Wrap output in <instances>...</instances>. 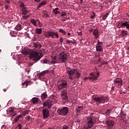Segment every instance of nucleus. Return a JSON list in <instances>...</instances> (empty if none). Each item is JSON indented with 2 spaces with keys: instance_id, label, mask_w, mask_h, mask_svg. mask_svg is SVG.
<instances>
[{
  "instance_id": "nucleus-61",
  "label": "nucleus",
  "mask_w": 129,
  "mask_h": 129,
  "mask_svg": "<svg viewBox=\"0 0 129 129\" xmlns=\"http://www.w3.org/2000/svg\"><path fill=\"white\" fill-rule=\"evenodd\" d=\"M80 1H81L80 2L81 4H82V2H83V0H80Z\"/></svg>"
},
{
  "instance_id": "nucleus-17",
  "label": "nucleus",
  "mask_w": 129,
  "mask_h": 129,
  "mask_svg": "<svg viewBox=\"0 0 129 129\" xmlns=\"http://www.w3.org/2000/svg\"><path fill=\"white\" fill-rule=\"evenodd\" d=\"M46 4H47V2L46 1H43L41 3H40L39 4L37 7V9L39 10V9H40V8H41L42 7V6H45V5H46Z\"/></svg>"
},
{
  "instance_id": "nucleus-29",
  "label": "nucleus",
  "mask_w": 129,
  "mask_h": 129,
  "mask_svg": "<svg viewBox=\"0 0 129 129\" xmlns=\"http://www.w3.org/2000/svg\"><path fill=\"white\" fill-rule=\"evenodd\" d=\"M36 33H37V34H42V29L41 28H37L35 30Z\"/></svg>"
},
{
  "instance_id": "nucleus-59",
  "label": "nucleus",
  "mask_w": 129,
  "mask_h": 129,
  "mask_svg": "<svg viewBox=\"0 0 129 129\" xmlns=\"http://www.w3.org/2000/svg\"><path fill=\"white\" fill-rule=\"evenodd\" d=\"M70 35H71V33H68V36H70Z\"/></svg>"
},
{
  "instance_id": "nucleus-50",
  "label": "nucleus",
  "mask_w": 129,
  "mask_h": 129,
  "mask_svg": "<svg viewBox=\"0 0 129 129\" xmlns=\"http://www.w3.org/2000/svg\"><path fill=\"white\" fill-rule=\"evenodd\" d=\"M97 51H100L102 52L103 51V49H97Z\"/></svg>"
},
{
  "instance_id": "nucleus-32",
  "label": "nucleus",
  "mask_w": 129,
  "mask_h": 129,
  "mask_svg": "<svg viewBox=\"0 0 129 129\" xmlns=\"http://www.w3.org/2000/svg\"><path fill=\"white\" fill-rule=\"evenodd\" d=\"M59 32H60V33H61L64 36H65V35L67 34V33L62 29H60Z\"/></svg>"
},
{
  "instance_id": "nucleus-30",
  "label": "nucleus",
  "mask_w": 129,
  "mask_h": 129,
  "mask_svg": "<svg viewBox=\"0 0 129 129\" xmlns=\"http://www.w3.org/2000/svg\"><path fill=\"white\" fill-rule=\"evenodd\" d=\"M30 83L31 82L30 81H26L22 84V85L25 86V85H26V87H27V86L29 85V84H30Z\"/></svg>"
},
{
  "instance_id": "nucleus-19",
  "label": "nucleus",
  "mask_w": 129,
  "mask_h": 129,
  "mask_svg": "<svg viewBox=\"0 0 129 129\" xmlns=\"http://www.w3.org/2000/svg\"><path fill=\"white\" fill-rule=\"evenodd\" d=\"M14 109L12 107L9 108V109L7 110L8 114H12L13 113H14Z\"/></svg>"
},
{
  "instance_id": "nucleus-63",
  "label": "nucleus",
  "mask_w": 129,
  "mask_h": 129,
  "mask_svg": "<svg viewBox=\"0 0 129 129\" xmlns=\"http://www.w3.org/2000/svg\"><path fill=\"white\" fill-rule=\"evenodd\" d=\"M128 88H129V85H128Z\"/></svg>"
},
{
  "instance_id": "nucleus-49",
  "label": "nucleus",
  "mask_w": 129,
  "mask_h": 129,
  "mask_svg": "<svg viewBox=\"0 0 129 129\" xmlns=\"http://www.w3.org/2000/svg\"><path fill=\"white\" fill-rule=\"evenodd\" d=\"M23 115H24V114H20V115H18L17 116L19 117V118H22Z\"/></svg>"
},
{
  "instance_id": "nucleus-62",
  "label": "nucleus",
  "mask_w": 129,
  "mask_h": 129,
  "mask_svg": "<svg viewBox=\"0 0 129 129\" xmlns=\"http://www.w3.org/2000/svg\"><path fill=\"white\" fill-rule=\"evenodd\" d=\"M30 118V117H29V118L28 119H29Z\"/></svg>"
},
{
  "instance_id": "nucleus-64",
  "label": "nucleus",
  "mask_w": 129,
  "mask_h": 129,
  "mask_svg": "<svg viewBox=\"0 0 129 129\" xmlns=\"http://www.w3.org/2000/svg\"><path fill=\"white\" fill-rule=\"evenodd\" d=\"M124 94H125V92H124Z\"/></svg>"
},
{
  "instance_id": "nucleus-33",
  "label": "nucleus",
  "mask_w": 129,
  "mask_h": 129,
  "mask_svg": "<svg viewBox=\"0 0 129 129\" xmlns=\"http://www.w3.org/2000/svg\"><path fill=\"white\" fill-rule=\"evenodd\" d=\"M47 72H48V71L42 72L40 74L39 76H40V77L44 76V75H45V74H46V73H47Z\"/></svg>"
},
{
  "instance_id": "nucleus-43",
  "label": "nucleus",
  "mask_w": 129,
  "mask_h": 129,
  "mask_svg": "<svg viewBox=\"0 0 129 129\" xmlns=\"http://www.w3.org/2000/svg\"><path fill=\"white\" fill-rule=\"evenodd\" d=\"M20 118L17 116L16 118L14 119L15 122H17Z\"/></svg>"
},
{
  "instance_id": "nucleus-2",
  "label": "nucleus",
  "mask_w": 129,
  "mask_h": 129,
  "mask_svg": "<svg viewBox=\"0 0 129 129\" xmlns=\"http://www.w3.org/2000/svg\"><path fill=\"white\" fill-rule=\"evenodd\" d=\"M69 57V54L66 53L64 52L59 53V57L57 58V57L54 55L52 57V60L51 62L53 64L55 63H65L68 60L67 58Z\"/></svg>"
},
{
  "instance_id": "nucleus-7",
  "label": "nucleus",
  "mask_w": 129,
  "mask_h": 129,
  "mask_svg": "<svg viewBox=\"0 0 129 129\" xmlns=\"http://www.w3.org/2000/svg\"><path fill=\"white\" fill-rule=\"evenodd\" d=\"M90 77L88 78L85 77L84 78V80H88V79H89V80L91 81L92 82L96 81L97 79L98 78V77L100 76V74L99 72H94L93 73L90 74Z\"/></svg>"
},
{
  "instance_id": "nucleus-34",
  "label": "nucleus",
  "mask_w": 129,
  "mask_h": 129,
  "mask_svg": "<svg viewBox=\"0 0 129 129\" xmlns=\"http://www.w3.org/2000/svg\"><path fill=\"white\" fill-rule=\"evenodd\" d=\"M19 5L21 8H25V4L23 2H19Z\"/></svg>"
},
{
  "instance_id": "nucleus-9",
  "label": "nucleus",
  "mask_w": 129,
  "mask_h": 129,
  "mask_svg": "<svg viewBox=\"0 0 129 129\" xmlns=\"http://www.w3.org/2000/svg\"><path fill=\"white\" fill-rule=\"evenodd\" d=\"M67 85H68L67 82L66 81H62V82H60L57 85V89L59 91H60L63 89L67 88Z\"/></svg>"
},
{
  "instance_id": "nucleus-28",
  "label": "nucleus",
  "mask_w": 129,
  "mask_h": 129,
  "mask_svg": "<svg viewBox=\"0 0 129 129\" xmlns=\"http://www.w3.org/2000/svg\"><path fill=\"white\" fill-rule=\"evenodd\" d=\"M127 34H128L127 31H125V30H122L121 33V35L123 37H124V36H126V35H127Z\"/></svg>"
},
{
  "instance_id": "nucleus-31",
  "label": "nucleus",
  "mask_w": 129,
  "mask_h": 129,
  "mask_svg": "<svg viewBox=\"0 0 129 129\" xmlns=\"http://www.w3.org/2000/svg\"><path fill=\"white\" fill-rule=\"evenodd\" d=\"M34 47H35V48H41V47H42V45L39 43H34Z\"/></svg>"
},
{
  "instance_id": "nucleus-57",
  "label": "nucleus",
  "mask_w": 129,
  "mask_h": 129,
  "mask_svg": "<svg viewBox=\"0 0 129 129\" xmlns=\"http://www.w3.org/2000/svg\"><path fill=\"white\" fill-rule=\"evenodd\" d=\"M114 86H112L111 90H114Z\"/></svg>"
},
{
  "instance_id": "nucleus-24",
  "label": "nucleus",
  "mask_w": 129,
  "mask_h": 129,
  "mask_svg": "<svg viewBox=\"0 0 129 129\" xmlns=\"http://www.w3.org/2000/svg\"><path fill=\"white\" fill-rule=\"evenodd\" d=\"M102 43H103L102 42H101L99 41V40H98V42L96 46V49H98V48L100 49V47H101V45H102Z\"/></svg>"
},
{
  "instance_id": "nucleus-8",
  "label": "nucleus",
  "mask_w": 129,
  "mask_h": 129,
  "mask_svg": "<svg viewBox=\"0 0 129 129\" xmlns=\"http://www.w3.org/2000/svg\"><path fill=\"white\" fill-rule=\"evenodd\" d=\"M44 36L46 38H50L51 37V38H59V34H58V32H54L52 31H47L45 32L44 33Z\"/></svg>"
},
{
  "instance_id": "nucleus-12",
  "label": "nucleus",
  "mask_w": 129,
  "mask_h": 129,
  "mask_svg": "<svg viewBox=\"0 0 129 129\" xmlns=\"http://www.w3.org/2000/svg\"><path fill=\"white\" fill-rule=\"evenodd\" d=\"M61 96L64 100H66L68 99V97H67V90L66 89H63L62 91Z\"/></svg>"
},
{
  "instance_id": "nucleus-39",
  "label": "nucleus",
  "mask_w": 129,
  "mask_h": 129,
  "mask_svg": "<svg viewBox=\"0 0 129 129\" xmlns=\"http://www.w3.org/2000/svg\"><path fill=\"white\" fill-rule=\"evenodd\" d=\"M29 113V111L28 110L25 111L23 112V116L25 117L26 115L28 114Z\"/></svg>"
},
{
  "instance_id": "nucleus-38",
  "label": "nucleus",
  "mask_w": 129,
  "mask_h": 129,
  "mask_svg": "<svg viewBox=\"0 0 129 129\" xmlns=\"http://www.w3.org/2000/svg\"><path fill=\"white\" fill-rule=\"evenodd\" d=\"M31 22L34 25V26H36V24H37V22L36 21V20H35V19H32L31 20Z\"/></svg>"
},
{
  "instance_id": "nucleus-54",
  "label": "nucleus",
  "mask_w": 129,
  "mask_h": 129,
  "mask_svg": "<svg viewBox=\"0 0 129 129\" xmlns=\"http://www.w3.org/2000/svg\"><path fill=\"white\" fill-rule=\"evenodd\" d=\"M34 2H35L36 3H40V2H41V0H34Z\"/></svg>"
},
{
  "instance_id": "nucleus-46",
  "label": "nucleus",
  "mask_w": 129,
  "mask_h": 129,
  "mask_svg": "<svg viewBox=\"0 0 129 129\" xmlns=\"http://www.w3.org/2000/svg\"><path fill=\"white\" fill-rule=\"evenodd\" d=\"M10 115H11V116L12 117H14L16 115H17V113H15L14 112L13 113H12V114H10Z\"/></svg>"
},
{
  "instance_id": "nucleus-52",
  "label": "nucleus",
  "mask_w": 129,
  "mask_h": 129,
  "mask_svg": "<svg viewBox=\"0 0 129 129\" xmlns=\"http://www.w3.org/2000/svg\"><path fill=\"white\" fill-rule=\"evenodd\" d=\"M59 41L60 43H62V42H63V38L62 37H60Z\"/></svg>"
},
{
  "instance_id": "nucleus-35",
  "label": "nucleus",
  "mask_w": 129,
  "mask_h": 129,
  "mask_svg": "<svg viewBox=\"0 0 129 129\" xmlns=\"http://www.w3.org/2000/svg\"><path fill=\"white\" fill-rule=\"evenodd\" d=\"M61 17L63 19H67V15H66V13L63 12L61 14Z\"/></svg>"
},
{
  "instance_id": "nucleus-51",
  "label": "nucleus",
  "mask_w": 129,
  "mask_h": 129,
  "mask_svg": "<svg viewBox=\"0 0 129 129\" xmlns=\"http://www.w3.org/2000/svg\"><path fill=\"white\" fill-rule=\"evenodd\" d=\"M5 8L6 10H8V9H9V5H6Z\"/></svg>"
},
{
  "instance_id": "nucleus-21",
  "label": "nucleus",
  "mask_w": 129,
  "mask_h": 129,
  "mask_svg": "<svg viewBox=\"0 0 129 129\" xmlns=\"http://www.w3.org/2000/svg\"><path fill=\"white\" fill-rule=\"evenodd\" d=\"M66 42L68 44H70L71 43H72V44H76V41H75V40H74V39H72V40L67 39Z\"/></svg>"
},
{
  "instance_id": "nucleus-60",
  "label": "nucleus",
  "mask_w": 129,
  "mask_h": 129,
  "mask_svg": "<svg viewBox=\"0 0 129 129\" xmlns=\"http://www.w3.org/2000/svg\"><path fill=\"white\" fill-rule=\"evenodd\" d=\"M127 17H129V12L127 13Z\"/></svg>"
},
{
  "instance_id": "nucleus-4",
  "label": "nucleus",
  "mask_w": 129,
  "mask_h": 129,
  "mask_svg": "<svg viewBox=\"0 0 129 129\" xmlns=\"http://www.w3.org/2000/svg\"><path fill=\"white\" fill-rule=\"evenodd\" d=\"M95 124V119L94 117L93 116V114L91 113L90 115V116H89L87 118V123H86L83 129H90L92 127H93V125H94Z\"/></svg>"
},
{
  "instance_id": "nucleus-20",
  "label": "nucleus",
  "mask_w": 129,
  "mask_h": 129,
  "mask_svg": "<svg viewBox=\"0 0 129 129\" xmlns=\"http://www.w3.org/2000/svg\"><path fill=\"white\" fill-rule=\"evenodd\" d=\"M31 101L33 104L37 103L39 102V98L38 97H33L32 98Z\"/></svg>"
},
{
  "instance_id": "nucleus-48",
  "label": "nucleus",
  "mask_w": 129,
  "mask_h": 129,
  "mask_svg": "<svg viewBox=\"0 0 129 129\" xmlns=\"http://www.w3.org/2000/svg\"><path fill=\"white\" fill-rule=\"evenodd\" d=\"M62 129H69V126L65 125L63 127Z\"/></svg>"
},
{
  "instance_id": "nucleus-40",
  "label": "nucleus",
  "mask_w": 129,
  "mask_h": 129,
  "mask_svg": "<svg viewBox=\"0 0 129 129\" xmlns=\"http://www.w3.org/2000/svg\"><path fill=\"white\" fill-rule=\"evenodd\" d=\"M23 20H27L28 18H30V15H27V16H23L22 17Z\"/></svg>"
},
{
  "instance_id": "nucleus-26",
  "label": "nucleus",
  "mask_w": 129,
  "mask_h": 129,
  "mask_svg": "<svg viewBox=\"0 0 129 129\" xmlns=\"http://www.w3.org/2000/svg\"><path fill=\"white\" fill-rule=\"evenodd\" d=\"M22 28V25L21 24H18L15 27V29L16 31H20Z\"/></svg>"
},
{
  "instance_id": "nucleus-13",
  "label": "nucleus",
  "mask_w": 129,
  "mask_h": 129,
  "mask_svg": "<svg viewBox=\"0 0 129 129\" xmlns=\"http://www.w3.org/2000/svg\"><path fill=\"white\" fill-rule=\"evenodd\" d=\"M43 105L44 107H48L50 109L52 106V102L50 100H48L44 102Z\"/></svg>"
},
{
  "instance_id": "nucleus-27",
  "label": "nucleus",
  "mask_w": 129,
  "mask_h": 129,
  "mask_svg": "<svg viewBox=\"0 0 129 129\" xmlns=\"http://www.w3.org/2000/svg\"><path fill=\"white\" fill-rule=\"evenodd\" d=\"M82 110H83L82 106H79L76 108V111L77 113H80Z\"/></svg>"
},
{
  "instance_id": "nucleus-5",
  "label": "nucleus",
  "mask_w": 129,
  "mask_h": 129,
  "mask_svg": "<svg viewBox=\"0 0 129 129\" xmlns=\"http://www.w3.org/2000/svg\"><path fill=\"white\" fill-rule=\"evenodd\" d=\"M93 100L96 102L97 106L99 105V104L104 103L106 102L108 98L107 97H95L93 98Z\"/></svg>"
},
{
  "instance_id": "nucleus-45",
  "label": "nucleus",
  "mask_w": 129,
  "mask_h": 129,
  "mask_svg": "<svg viewBox=\"0 0 129 129\" xmlns=\"http://www.w3.org/2000/svg\"><path fill=\"white\" fill-rule=\"evenodd\" d=\"M25 72L28 73V74H29V72H30V70L29 69H25Z\"/></svg>"
},
{
  "instance_id": "nucleus-44",
  "label": "nucleus",
  "mask_w": 129,
  "mask_h": 129,
  "mask_svg": "<svg viewBox=\"0 0 129 129\" xmlns=\"http://www.w3.org/2000/svg\"><path fill=\"white\" fill-rule=\"evenodd\" d=\"M93 15H91V19H94L95 17V14L94 13V12H93Z\"/></svg>"
},
{
  "instance_id": "nucleus-53",
  "label": "nucleus",
  "mask_w": 129,
  "mask_h": 129,
  "mask_svg": "<svg viewBox=\"0 0 129 129\" xmlns=\"http://www.w3.org/2000/svg\"><path fill=\"white\" fill-rule=\"evenodd\" d=\"M67 20V18H63L61 19V22H65Z\"/></svg>"
},
{
  "instance_id": "nucleus-15",
  "label": "nucleus",
  "mask_w": 129,
  "mask_h": 129,
  "mask_svg": "<svg viewBox=\"0 0 129 129\" xmlns=\"http://www.w3.org/2000/svg\"><path fill=\"white\" fill-rule=\"evenodd\" d=\"M114 84H118V85H122V81L120 78H116L114 80Z\"/></svg>"
},
{
  "instance_id": "nucleus-1",
  "label": "nucleus",
  "mask_w": 129,
  "mask_h": 129,
  "mask_svg": "<svg viewBox=\"0 0 129 129\" xmlns=\"http://www.w3.org/2000/svg\"><path fill=\"white\" fill-rule=\"evenodd\" d=\"M21 53L24 55H29L30 59H33L34 61H38L43 56V54L37 50H32L30 49H24Z\"/></svg>"
},
{
  "instance_id": "nucleus-6",
  "label": "nucleus",
  "mask_w": 129,
  "mask_h": 129,
  "mask_svg": "<svg viewBox=\"0 0 129 129\" xmlns=\"http://www.w3.org/2000/svg\"><path fill=\"white\" fill-rule=\"evenodd\" d=\"M57 112L60 115L66 116L69 112V108L67 107H63L62 108H58Z\"/></svg>"
},
{
  "instance_id": "nucleus-10",
  "label": "nucleus",
  "mask_w": 129,
  "mask_h": 129,
  "mask_svg": "<svg viewBox=\"0 0 129 129\" xmlns=\"http://www.w3.org/2000/svg\"><path fill=\"white\" fill-rule=\"evenodd\" d=\"M115 123L112 120H108L106 121L107 126L109 129H113L114 127V124Z\"/></svg>"
},
{
  "instance_id": "nucleus-3",
  "label": "nucleus",
  "mask_w": 129,
  "mask_h": 129,
  "mask_svg": "<svg viewBox=\"0 0 129 129\" xmlns=\"http://www.w3.org/2000/svg\"><path fill=\"white\" fill-rule=\"evenodd\" d=\"M67 73L69 75V79L70 80H74L75 77L74 76L76 75V77L79 79L81 76V74L79 73L78 70L76 69H71L70 68H68L67 69Z\"/></svg>"
},
{
  "instance_id": "nucleus-36",
  "label": "nucleus",
  "mask_w": 129,
  "mask_h": 129,
  "mask_svg": "<svg viewBox=\"0 0 129 129\" xmlns=\"http://www.w3.org/2000/svg\"><path fill=\"white\" fill-rule=\"evenodd\" d=\"M109 15V13H107L106 14L104 15L102 18V20L104 21L105 20H106V18L107 17H108V15Z\"/></svg>"
},
{
  "instance_id": "nucleus-55",
  "label": "nucleus",
  "mask_w": 129,
  "mask_h": 129,
  "mask_svg": "<svg viewBox=\"0 0 129 129\" xmlns=\"http://www.w3.org/2000/svg\"><path fill=\"white\" fill-rule=\"evenodd\" d=\"M6 2L7 3V4H10V0H6Z\"/></svg>"
},
{
  "instance_id": "nucleus-42",
  "label": "nucleus",
  "mask_w": 129,
  "mask_h": 129,
  "mask_svg": "<svg viewBox=\"0 0 129 129\" xmlns=\"http://www.w3.org/2000/svg\"><path fill=\"white\" fill-rule=\"evenodd\" d=\"M17 127H19V129H22V124H19L18 125H17Z\"/></svg>"
},
{
  "instance_id": "nucleus-56",
  "label": "nucleus",
  "mask_w": 129,
  "mask_h": 129,
  "mask_svg": "<svg viewBox=\"0 0 129 129\" xmlns=\"http://www.w3.org/2000/svg\"><path fill=\"white\" fill-rule=\"evenodd\" d=\"M101 61V58H99L98 59V62H100Z\"/></svg>"
},
{
  "instance_id": "nucleus-22",
  "label": "nucleus",
  "mask_w": 129,
  "mask_h": 129,
  "mask_svg": "<svg viewBox=\"0 0 129 129\" xmlns=\"http://www.w3.org/2000/svg\"><path fill=\"white\" fill-rule=\"evenodd\" d=\"M47 97V94L46 93H43L41 94V98L42 100L46 99Z\"/></svg>"
},
{
  "instance_id": "nucleus-41",
  "label": "nucleus",
  "mask_w": 129,
  "mask_h": 129,
  "mask_svg": "<svg viewBox=\"0 0 129 129\" xmlns=\"http://www.w3.org/2000/svg\"><path fill=\"white\" fill-rule=\"evenodd\" d=\"M110 111H111V110H107L105 112V114H106V115H109V114H110Z\"/></svg>"
},
{
  "instance_id": "nucleus-23",
  "label": "nucleus",
  "mask_w": 129,
  "mask_h": 129,
  "mask_svg": "<svg viewBox=\"0 0 129 129\" xmlns=\"http://www.w3.org/2000/svg\"><path fill=\"white\" fill-rule=\"evenodd\" d=\"M102 43H103L102 42H101L99 41V40H98V42L96 46V49H98V48L100 49V47H101V45H102Z\"/></svg>"
},
{
  "instance_id": "nucleus-37",
  "label": "nucleus",
  "mask_w": 129,
  "mask_h": 129,
  "mask_svg": "<svg viewBox=\"0 0 129 129\" xmlns=\"http://www.w3.org/2000/svg\"><path fill=\"white\" fill-rule=\"evenodd\" d=\"M43 14L44 15V17H45V18H47V17H49V16H48L47 11H43Z\"/></svg>"
},
{
  "instance_id": "nucleus-11",
  "label": "nucleus",
  "mask_w": 129,
  "mask_h": 129,
  "mask_svg": "<svg viewBox=\"0 0 129 129\" xmlns=\"http://www.w3.org/2000/svg\"><path fill=\"white\" fill-rule=\"evenodd\" d=\"M42 115L44 119H47L49 116V111L48 108H44L42 109Z\"/></svg>"
},
{
  "instance_id": "nucleus-25",
  "label": "nucleus",
  "mask_w": 129,
  "mask_h": 129,
  "mask_svg": "<svg viewBox=\"0 0 129 129\" xmlns=\"http://www.w3.org/2000/svg\"><path fill=\"white\" fill-rule=\"evenodd\" d=\"M59 11V8H55L53 9V12L54 15H58V14H60V12Z\"/></svg>"
},
{
  "instance_id": "nucleus-16",
  "label": "nucleus",
  "mask_w": 129,
  "mask_h": 129,
  "mask_svg": "<svg viewBox=\"0 0 129 129\" xmlns=\"http://www.w3.org/2000/svg\"><path fill=\"white\" fill-rule=\"evenodd\" d=\"M121 27L122 28V27H126V29H128L129 30V23L127 21H125L124 22H121Z\"/></svg>"
},
{
  "instance_id": "nucleus-14",
  "label": "nucleus",
  "mask_w": 129,
  "mask_h": 129,
  "mask_svg": "<svg viewBox=\"0 0 129 129\" xmlns=\"http://www.w3.org/2000/svg\"><path fill=\"white\" fill-rule=\"evenodd\" d=\"M93 34L94 36V39H97L99 37V31L98 29H95L93 30Z\"/></svg>"
},
{
  "instance_id": "nucleus-18",
  "label": "nucleus",
  "mask_w": 129,
  "mask_h": 129,
  "mask_svg": "<svg viewBox=\"0 0 129 129\" xmlns=\"http://www.w3.org/2000/svg\"><path fill=\"white\" fill-rule=\"evenodd\" d=\"M29 13V11L27 10V8H24L22 9V14L24 16H26L27 14Z\"/></svg>"
},
{
  "instance_id": "nucleus-58",
  "label": "nucleus",
  "mask_w": 129,
  "mask_h": 129,
  "mask_svg": "<svg viewBox=\"0 0 129 129\" xmlns=\"http://www.w3.org/2000/svg\"><path fill=\"white\" fill-rule=\"evenodd\" d=\"M100 57V55H96V57L97 58H98V57Z\"/></svg>"
},
{
  "instance_id": "nucleus-47",
  "label": "nucleus",
  "mask_w": 129,
  "mask_h": 129,
  "mask_svg": "<svg viewBox=\"0 0 129 129\" xmlns=\"http://www.w3.org/2000/svg\"><path fill=\"white\" fill-rule=\"evenodd\" d=\"M47 62H48V60H47V59H44L43 60V63H47Z\"/></svg>"
}]
</instances>
